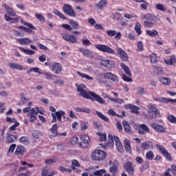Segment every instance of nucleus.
<instances>
[{"label":"nucleus","mask_w":176,"mask_h":176,"mask_svg":"<svg viewBox=\"0 0 176 176\" xmlns=\"http://www.w3.org/2000/svg\"><path fill=\"white\" fill-rule=\"evenodd\" d=\"M167 119L170 123H176V118L173 115H168Z\"/></svg>","instance_id":"obj_59"},{"label":"nucleus","mask_w":176,"mask_h":176,"mask_svg":"<svg viewBox=\"0 0 176 176\" xmlns=\"http://www.w3.org/2000/svg\"><path fill=\"white\" fill-rule=\"evenodd\" d=\"M32 135L33 138H35L36 140H39V138L42 137V132L41 131L34 130L32 131Z\"/></svg>","instance_id":"obj_34"},{"label":"nucleus","mask_w":176,"mask_h":176,"mask_svg":"<svg viewBox=\"0 0 176 176\" xmlns=\"http://www.w3.org/2000/svg\"><path fill=\"white\" fill-rule=\"evenodd\" d=\"M120 67L122 69H123L124 72H125L126 75H128V76H131V72L130 71V68H129V66L124 65V63H121Z\"/></svg>","instance_id":"obj_29"},{"label":"nucleus","mask_w":176,"mask_h":176,"mask_svg":"<svg viewBox=\"0 0 176 176\" xmlns=\"http://www.w3.org/2000/svg\"><path fill=\"white\" fill-rule=\"evenodd\" d=\"M164 61L166 65H173L174 64H176L175 56L172 55L169 59H165Z\"/></svg>","instance_id":"obj_26"},{"label":"nucleus","mask_w":176,"mask_h":176,"mask_svg":"<svg viewBox=\"0 0 176 176\" xmlns=\"http://www.w3.org/2000/svg\"><path fill=\"white\" fill-rule=\"evenodd\" d=\"M146 160H153V159H155V154L153 153V151H149L146 153Z\"/></svg>","instance_id":"obj_42"},{"label":"nucleus","mask_w":176,"mask_h":176,"mask_svg":"<svg viewBox=\"0 0 176 176\" xmlns=\"http://www.w3.org/2000/svg\"><path fill=\"white\" fill-rule=\"evenodd\" d=\"M107 153L100 149H95L92 151L91 157L95 162H102L107 159Z\"/></svg>","instance_id":"obj_2"},{"label":"nucleus","mask_w":176,"mask_h":176,"mask_svg":"<svg viewBox=\"0 0 176 176\" xmlns=\"http://www.w3.org/2000/svg\"><path fill=\"white\" fill-rule=\"evenodd\" d=\"M114 141L118 152L123 153L124 152V148H123V145L122 144V142H120V140L118 136H114Z\"/></svg>","instance_id":"obj_17"},{"label":"nucleus","mask_w":176,"mask_h":176,"mask_svg":"<svg viewBox=\"0 0 176 176\" xmlns=\"http://www.w3.org/2000/svg\"><path fill=\"white\" fill-rule=\"evenodd\" d=\"M6 120L7 123H17V119L14 118L6 117Z\"/></svg>","instance_id":"obj_60"},{"label":"nucleus","mask_w":176,"mask_h":176,"mask_svg":"<svg viewBox=\"0 0 176 176\" xmlns=\"http://www.w3.org/2000/svg\"><path fill=\"white\" fill-rule=\"evenodd\" d=\"M135 31L138 34V35H141L142 34V32L141 31V23L139 22H137L135 25Z\"/></svg>","instance_id":"obj_46"},{"label":"nucleus","mask_w":176,"mask_h":176,"mask_svg":"<svg viewBox=\"0 0 176 176\" xmlns=\"http://www.w3.org/2000/svg\"><path fill=\"white\" fill-rule=\"evenodd\" d=\"M54 14H56V16H58L60 19L63 20H67V16H64V14H63L61 12L58 11V10L55 9L53 10Z\"/></svg>","instance_id":"obj_40"},{"label":"nucleus","mask_w":176,"mask_h":176,"mask_svg":"<svg viewBox=\"0 0 176 176\" xmlns=\"http://www.w3.org/2000/svg\"><path fill=\"white\" fill-rule=\"evenodd\" d=\"M63 11L70 17H76V13H75L74 8L69 4H65L63 7Z\"/></svg>","instance_id":"obj_8"},{"label":"nucleus","mask_w":176,"mask_h":176,"mask_svg":"<svg viewBox=\"0 0 176 176\" xmlns=\"http://www.w3.org/2000/svg\"><path fill=\"white\" fill-rule=\"evenodd\" d=\"M155 101L159 102H164V104H168L169 102H176V99H167L166 98H157Z\"/></svg>","instance_id":"obj_28"},{"label":"nucleus","mask_w":176,"mask_h":176,"mask_svg":"<svg viewBox=\"0 0 176 176\" xmlns=\"http://www.w3.org/2000/svg\"><path fill=\"white\" fill-rule=\"evenodd\" d=\"M104 79H108L109 80H112V82H119V77L116 74H112L111 72L104 73L103 74Z\"/></svg>","instance_id":"obj_13"},{"label":"nucleus","mask_w":176,"mask_h":176,"mask_svg":"<svg viewBox=\"0 0 176 176\" xmlns=\"http://www.w3.org/2000/svg\"><path fill=\"white\" fill-rule=\"evenodd\" d=\"M160 111H159V109H157V107L151 105L148 110V117L150 119H156V118H157V115H159Z\"/></svg>","instance_id":"obj_6"},{"label":"nucleus","mask_w":176,"mask_h":176,"mask_svg":"<svg viewBox=\"0 0 176 176\" xmlns=\"http://www.w3.org/2000/svg\"><path fill=\"white\" fill-rule=\"evenodd\" d=\"M97 134L98 135H99V140L100 142H104V141H107V133L98 132Z\"/></svg>","instance_id":"obj_50"},{"label":"nucleus","mask_w":176,"mask_h":176,"mask_svg":"<svg viewBox=\"0 0 176 176\" xmlns=\"http://www.w3.org/2000/svg\"><path fill=\"white\" fill-rule=\"evenodd\" d=\"M160 81L161 82V83H162L163 85H166V86H168L170 83H171V80L166 77H162L161 78H160Z\"/></svg>","instance_id":"obj_41"},{"label":"nucleus","mask_w":176,"mask_h":176,"mask_svg":"<svg viewBox=\"0 0 176 176\" xmlns=\"http://www.w3.org/2000/svg\"><path fill=\"white\" fill-rule=\"evenodd\" d=\"M107 173V170L105 169H101L99 170H96L94 173V175L95 176H102V174H105Z\"/></svg>","instance_id":"obj_55"},{"label":"nucleus","mask_w":176,"mask_h":176,"mask_svg":"<svg viewBox=\"0 0 176 176\" xmlns=\"http://www.w3.org/2000/svg\"><path fill=\"white\" fill-rule=\"evenodd\" d=\"M140 111V107L138 106H135L133 104L132 109H131V113H135V115H138Z\"/></svg>","instance_id":"obj_53"},{"label":"nucleus","mask_w":176,"mask_h":176,"mask_svg":"<svg viewBox=\"0 0 176 176\" xmlns=\"http://www.w3.org/2000/svg\"><path fill=\"white\" fill-rule=\"evenodd\" d=\"M124 149L127 153H131V142L129 139L124 140Z\"/></svg>","instance_id":"obj_25"},{"label":"nucleus","mask_w":176,"mask_h":176,"mask_svg":"<svg viewBox=\"0 0 176 176\" xmlns=\"http://www.w3.org/2000/svg\"><path fill=\"white\" fill-rule=\"evenodd\" d=\"M17 41L19 42L20 45H25V46H28V45L32 43V40L28 38H18Z\"/></svg>","instance_id":"obj_24"},{"label":"nucleus","mask_w":176,"mask_h":176,"mask_svg":"<svg viewBox=\"0 0 176 176\" xmlns=\"http://www.w3.org/2000/svg\"><path fill=\"white\" fill-rule=\"evenodd\" d=\"M63 38L69 42V43H76V37L75 35H70L68 33H63L61 34Z\"/></svg>","instance_id":"obj_11"},{"label":"nucleus","mask_w":176,"mask_h":176,"mask_svg":"<svg viewBox=\"0 0 176 176\" xmlns=\"http://www.w3.org/2000/svg\"><path fill=\"white\" fill-rule=\"evenodd\" d=\"M57 124H54L52 129H50V131L52 133V134H54V137H58V133L57 132Z\"/></svg>","instance_id":"obj_45"},{"label":"nucleus","mask_w":176,"mask_h":176,"mask_svg":"<svg viewBox=\"0 0 176 176\" xmlns=\"http://www.w3.org/2000/svg\"><path fill=\"white\" fill-rule=\"evenodd\" d=\"M77 74H78V76H80L81 78H85V79H87L88 80H93V77H91L86 74H83L80 72H77Z\"/></svg>","instance_id":"obj_47"},{"label":"nucleus","mask_w":176,"mask_h":176,"mask_svg":"<svg viewBox=\"0 0 176 176\" xmlns=\"http://www.w3.org/2000/svg\"><path fill=\"white\" fill-rule=\"evenodd\" d=\"M116 50L118 54H119L120 58H121V60H122V61H129V56H127V53L126 52V51H124V50L118 47L116 48Z\"/></svg>","instance_id":"obj_14"},{"label":"nucleus","mask_w":176,"mask_h":176,"mask_svg":"<svg viewBox=\"0 0 176 176\" xmlns=\"http://www.w3.org/2000/svg\"><path fill=\"white\" fill-rule=\"evenodd\" d=\"M150 61L151 64H153V67H156V65H157V56L156 54H151L150 55Z\"/></svg>","instance_id":"obj_30"},{"label":"nucleus","mask_w":176,"mask_h":176,"mask_svg":"<svg viewBox=\"0 0 176 176\" xmlns=\"http://www.w3.org/2000/svg\"><path fill=\"white\" fill-rule=\"evenodd\" d=\"M64 115H65V113L61 110L58 111L55 113V116L57 118L58 122H61V119L63 116H64Z\"/></svg>","instance_id":"obj_38"},{"label":"nucleus","mask_w":176,"mask_h":176,"mask_svg":"<svg viewBox=\"0 0 176 176\" xmlns=\"http://www.w3.org/2000/svg\"><path fill=\"white\" fill-rule=\"evenodd\" d=\"M8 65L10 69H18L19 71H23L24 69V67H23V65H19L17 63H8Z\"/></svg>","instance_id":"obj_22"},{"label":"nucleus","mask_w":176,"mask_h":176,"mask_svg":"<svg viewBox=\"0 0 176 176\" xmlns=\"http://www.w3.org/2000/svg\"><path fill=\"white\" fill-rule=\"evenodd\" d=\"M51 71L56 74V75H58V74H61L63 71V66L60 63H54L51 66Z\"/></svg>","instance_id":"obj_12"},{"label":"nucleus","mask_w":176,"mask_h":176,"mask_svg":"<svg viewBox=\"0 0 176 176\" xmlns=\"http://www.w3.org/2000/svg\"><path fill=\"white\" fill-rule=\"evenodd\" d=\"M138 94H140V96L145 95V94H146V91H145V88H144V87L139 86L138 87Z\"/></svg>","instance_id":"obj_54"},{"label":"nucleus","mask_w":176,"mask_h":176,"mask_svg":"<svg viewBox=\"0 0 176 176\" xmlns=\"http://www.w3.org/2000/svg\"><path fill=\"white\" fill-rule=\"evenodd\" d=\"M149 161H145L142 165V167L140 168V171H145V170H148V168H149Z\"/></svg>","instance_id":"obj_49"},{"label":"nucleus","mask_w":176,"mask_h":176,"mask_svg":"<svg viewBox=\"0 0 176 176\" xmlns=\"http://www.w3.org/2000/svg\"><path fill=\"white\" fill-rule=\"evenodd\" d=\"M107 98L109 100V101H112L116 104H124V100L123 99L114 98L111 97H107Z\"/></svg>","instance_id":"obj_39"},{"label":"nucleus","mask_w":176,"mask_h":176,"mask_svg":"<svg viewBox=\"0 0 176 176\" xmlns=\"http://www.w3.org/2000/svg\"><path fill=\"white\" fill-rule=\"evenodd\" d=\"M81 142L79 143L80 146L84 149L89 146V142H90V138L88 135H82L80 137Z\"/></svg>","instance_id":"obj_9"},{"label":"nucleus","mask_w":176,"mask_h":176,"mask_svg":"<svg viewBox=\"0 0 176 176\" xmlns=\"http://www.w3.org/2000/svg\"><path fill=\"white\" fill-rule=\"evenodd\" d=\"M57 162V159L54 157L53 159H47L45 160V164H52V163H56Z\"/></svg>","instance_id":"obj_62"},{"label":"nucleus","mask_w":176,"mask_h":176,"mask_svg":"<svg viewBox=\"0 0 176 176\" xmlns=\"http://www.w3.org/2000/svg\"><path fill=\"white\" fill-rule=\"evenodd\" d=\"M74 111H76V112H84L85 113H90L91 112V109L85 107H76L74 108Z\"/></svg>","instance_id":"obj_31"},{"label":"nucleus","mask_w":176,"mask_h":176,"mask_svg":"<svg viewBox=\"0 0 176 176\" xmlns=\"http://www.w3.org/2000/svg\"><path fill=\"white\" fill-rule=\"evenodd\" d=\"M107 113L109 116H116L117 118H122V116L116 113L113 109H109Z\"/></svg>","instance_id":"obj_51"},{"label":"nucleus","mask_w":176,"mask_h":176,"mask_svg":"<svg viewBox=\"0 0 176 176\" xmlns=\"http://www.w3.org/2000/svg\"><path fill=\"white\" fill-rule=\"evenodd\" d=\"M141 146L144 151H149V149H153V142L146 141L142 143Z\"/></svg>","instance_id":"obj_20"},{"label":"nucleus","mask_w":176,"mask_h":176,"mask_svg":"<svg viewBox=\"0 0 176 176\" xmlns=\"http://www.w3.org/2000/svg\"><path fill=\"white\" fill-rule=\"evenodd\" d=\"M138 130L139 134H141L142 135H144L146 133H149V128L145 124H140L138 128Z\"/></svg>","instance_id":"obj_19"},{"label":"nucleus","mask_w":176,"mask_h":176,"mask_svg":"<svg viewBox=\"0 0 176 176\" xmlns=\"http://www.w3.org/2000/svg\"><path fill=\"white\" fill-rule=\"evenodd\" d=\"M151 129L153 130H155V131H157V133H166V127L162 125H159L156 123H153L151 124Z\"/></svg>","instance_id":"obj_16"},{"label":"nucleus","mask_w":176,"mask_h":176,"mask_svg":"<svg viewBox=\"0 0 176 176\" xmlns=\"http://www.w3.org/2000/svg\"><path fill=\"white\" fill-rule=\"evenodd\" d=\"M19 142L23 145H27V144H28V138L26 136H23L19 138Z\"/></svg>","instance_id":"obj_56"},{"label":"nucleus","mask_w":176,"mask_h":176,"mask_svg":"<svg viewBox=\"0 0 176 176\" xmlns=\"http://www.w3.org/2000/svg\"><path fill=\"white\" fill-rule=\"evenodd\" d=\"M69 24H70L73 30H79V23H78V21L70 19Z\"/></svg>","instance_id":"obj_36"},{"label":"nucleus","mask_w":176,"mask_h":176,"mask_svg":"<svg viewBox=\"0 0 176 176\" xmlns=\"http://www.w3.org/2000/svg\"><path fill=\"white\" fill-rule=\"evenodd\" d=\"M122 126L126 134H131L133 133V131L131 130V126H130V124H129L127 121H123Z\"/></svg>","instance_id":"obj_23"},{"label":"nucleus","mask_w":176,"mask_h":176,"mask_svg":"<svg viewBox=\"0 0 176 176\" xmlns=\"http://www.w3.org/2000/svg\"><path fill=\"white\" fill-rule=\"evenodd\" d=\"M106 34L110 37L115 36L116 41H119L122 38V33L116 32V30H107Z\"/></svg>","instance_id":"obj_15"},{"label":"nucleus","mask_w":176,"mask_h":176,"mask_svg":"<svg viewBox=\"0 0 176 176\" xmlns=\"http://www.w3.org/2000/svg\"><path fill=\"white\" fill-rule=\"evenodd\" d=\"M107 0H101L99 3L96 4L97 8L101 10L107 6Z\"/></svg>","instance_id":"obj_43"},{"label":"nucleus","mask_w":176,"mask_h":176,"mask_svg":"<svg viewBox=\"0 0 176 176\" xmlns=\"http://www.w3.org/2000/svg\"><path fill=\"white\" fill-rule=\"evenodd\" d=\"M19 50H21V52H23L25 54H28L29 56H31L32 54H35V52L34 51L27 50V49H24L22 47H19Z\"/></svg>","instance_id":"obj_44"},{"label":"nucleus","mask_w":176,"mask_h":176,"mask_svg":"<svg viewBox=\"0 0 176 176\" xmlns=\"http://www.w3.org/2000/svg\"><path fill=\"white\" fill-rule=\"evenodd\" d=\"M144 19H145L144 23V27H148V28H152L155 24H156V22H155V16L151 14H146L144 16Z\"/></svg>","instance_id":"obj_4"},{"label":"nucleus","mask_w":176,"mask_h":176,"mask_svg":"<svg viewBox=\"0 0 176 176\" xmlns=\"http://www.w3.org/2000/svg\"><path fill=\"white\" fill-rule=\"evenodd\" d=\"M79 52L82 53L83 56H91V52H90L87 49L79 48Z\"/></svg>","instance_id":"obj_48"},{"label":"nucleus","mask_w":176,"mask_h":176,"mask_svg":"<svg viewBox=\"0 0 176 176\" xmlns=\"http://www.w3.org/2000/svg\"><path fill=\"white\" fill-rule=\"evenodd\" d=\"M79 142V138L78 136H73L71 139V144L72 145H76Z\"/></svg>","instance_id":"obj_58"},{"label":"nucleus","mask_w":176,"mask_h":176,"mask_svg":"<svg viewBox=\"0 0 176 176\" xmlns=\"http://www.w3.org/2000/svg\"><path fill=\"white\" fill-rule=\"evenodd\" d=\"M86 85L85 84H80L77 87V91L80 94V96L86 98L87 100H91V101H96L99 104H104L105 100L101 96L97 95L93 91H87Z\"/></svg>","instance_id":"obj_1"},{"label":"nucleus","mask_w":176,"mask_h":176,"mask_svg":"<svg viewBox=\"0 0 176 176\" xmlns=\"http://www.w3.org/2000/svg\"><path fill=\"white\" fill-rule=\"evenodd\" d=\"M4 9L7 11V13L10 14V16H12V17H14L16 16V12L13 10L10 6L4 5Z\"/></svg>","instance_id":"obj_32"},{"label":"nucleus","mask_w":176,"mask_h":176,"mask_svg":"<svg viewBox=\"0 0 176 176\" xmlns=\"http://www.w3.org/2000/svg\"><path fill=\"white\" fill-rule=\"evenodd\" d=\"M120 17H122V15L119 12H115L113 14V19L116 21L120 20Z\"/></svg>","instance_id":"obj_63"},{"label":"nucleus","mask_w":176,"mask_h":176,"mask_svg":"<svg viewBox=\"0 0 176 176\" xmlns=\"http://www.w3.org/2000/svg\"><path fill=\"white\" fill-rule=\"evenodd\" d=\"M44 75L46 79H53V78H57V76L54 75V74H52V73L50 72H45Z\"/></svg>","instance_id":"obj_57"},{"label":"nucleus","mask_w":176,"mask_h":176,"mask_svg":"<svg viewBox=\"0 0 176 176\" xmlns=\"http://www.w3.org/2000/svg\"><path fill=\"white\" fill-rule=\"evenodd\" d=\"M113 62L112 60H102L101 65H102V67H106L107 68H113L115 65L113 64Z\"/></svg>","instance_id":"obj_21"},{"label":"nucleus","mask_w":176,"mask_h":176,"mask_svg":"<svg viewBox=\"0 0 176 176\" xmlns=\"http://www.w3.org/2000/svg\"><path fill=\"white\" fill-rule=\"evenodd\" d=\"M49 175V168L45 167L42 169L41 176H48Z\"/></svg>","instance_id":"obj_64"},{"label":"nucleus","mask_w":176,"mask_h":176,"mask_svg":"<svg viewBox=\"0 0 176 176\" xmlns=\"http://www.w3.org/2000/svg\"><path fill=\"white\" fill-rule=\"evenodd\" d=\"M72 170H76V167H80V164H79V161L77 160H72Z\"/></svg>","instance_id":"obj_52"},{"label":"nucleus","mask_w":176,"mask_h":176,"mask_svg":"<svg viewBox=\"0 0 176 176\" xmlns=\"http://www.w3.org/2000/svg\"><path fill=\"white\" fill-rule=\"evenodd\" d=\"M170 171H171L172 174L176 176V165L173 164L170 166V168H168L165 170L164 175H160V176H173L170 174Z\"/></svg>","instance_id":"obj_18"},{"label":"nucleus","mask_w":176,"mask_h":176,"mask_svg":"<svg viewBox=\"0 0 176 176\" xmlns=\"http://www.w3.org/2000/svg\"><path fill=\"white\" fill-rule=\"evenodd\" d=\"M15 140H17V136H16L13 134H8L7 135V138H6L7 142L12 144V142H14Z\"/></svg>","instance_id":"obj_35"},{"label":"nucleus","mask_w":176,"mask_h":176,"mask_svg":"<svg viewBox=\"0 0 176 176\" xmlns=\"http://www.w3.org/2000/svg\"><path fill=\"white\" fill-rule=\"evenodd\" d=\"M96 113L97 116H98L100 119H102V120H104V122H109V118L107 116H104L102 113L98 111H96Z\"/></svg>","instance_id":"obj_37"},{"label":"nucleus","mask_w":176,"mask_h":176,"mask_svg":"<svg viewBox=\"0 0 176 176\" xmlns=\"http://www.w3.org/2000/svg\"><path fill=\"white\" fill-rule=\"evenodd\" d=\"M96 49L102 53H107V54H115L116 52L113 48L104 44H98L95 45Z\"/></svg>","instance_id":"obj_3"},{"label":"nucleus","mask_w":176,"mask_h":176,"mask_svg":"<svg viewBox=\"0 0 176 176\" xmlns=\"http://www.w3.org/2000/svg\"><path fill=\"white\" fill-rule=\"evenodd\" d=\"M146 34L148 35V36H151V38H155V36H157V35H159V32H157L156 30H148L146 31Z\"/></svg>","instance_id":"obj_33"},{"label":"nucleus","mask_w":176,"mask_h":176,"mask_svg":"<svg viewBox=\"0 0 176 176\" xmlns=\"http://www.w3.org/2000/svg\"><path fill=\"white\" fill-rule=\"evenodd\" d=\"M124 168L129 176H134V166L131 162H127L124 165Z\"/></svg>","instance_id":"obj_10"},{"label":"nucleus","mask_w":176,"mask_h":176,"mask_svg":"<svg viewBox=\"0 0 176 176\" xmlns=\"http://www.w3.org/2000/svg\"><path fill=\"white\" fill-rule=\"evenodd\" d=\"M156 148L159 149L160 153L166 159V160H168L169 162H171L173 160V158L171 157V155L168 151L163 146V145L161 144H156Z\"/></svg>","instance_id":"obj_5"},{"label":"nucleus","mask_w":176,"mask_h":176,"mask_svg":"<svg viewBox=\"0 0 176 176\" xmlns=\"http://www.w3.org/2000/svg\"><path fill=\"white\" fill-rule=\"evenodd\" d=\"M25 151V148H24V146H18L15 150V153L14 154L16 155V156H19V155H21L23 156V155H24V152Z\"/></svg>","instance_id":"obj_27"},{"label":"nucleus","mask_w":176,"mask_h":176,"mask_svg":"<svg viewBox=\"0 0 176 176\" xmlns=\"http://www.w3.org/2000/svg\"><path fill=\"white\" fill-rule=\"evenodd\" d=\"M109 165L110 166L109 173L111 174H116L118 170H119V161L118 160H114L113 161L110 160Z\"/></svg>","instance_id":"obj_7"},{"label":"nucleus","mask_w":176,"mask_h":176,"mask_svg":"<svg viewBox=\"0 0 176 176\" xmlns=\"http://www.w3.org/2000/svg\"><path fill=\"white\" fill-rule=\"evenodd\" d=\"M122 76L124 82H133V78L131 77H129L126 74H122Z\"/></svg>","instance_id":"obj_61"}]
</instances>
